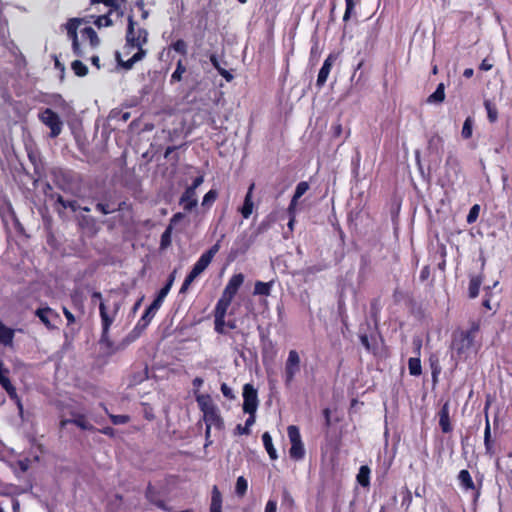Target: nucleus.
<instances>
[{
  "label": "nucleus",
  "instance_id": "864d4df0",
  "mask_svg": "<svg viewBox=\"0 0 512 512\" xmlns=\"http://www.w3.org/2000/svg\"><path fill=\"white\" fill-rule=\"evenodd\" d=\"M220 249V241H217L208 251L203 253L202 255L205 256L209 261H212L216 253Z\"/></svg>",
  "mask_w": 512,
  "mask_h": 512
},
{
  "label": "nucleus",
  "instance_id": "2f4dec72",
  "mask_svg": "<svg viewBox=\"0 0 512 512\" xmlns=\"http://www.w3.org/2000/svg\"><path fill=\"white\" fill-rule=\"evenodd\" d=\"M409 373L413 376H419L422 372L421 361L418 357H412L408 361Z\"/></svg>",
  "mask_w": 512,
  "mask_h": 512
},
{
  "label": "nucleus",
  "instance_id": "72a5a7b5",
  "mask_svg": "<svg viewBox=\"0 0 512 512\" xmlns=\"http://www.w3.org/2000/svg\"><path fill=\"white\" fill-rule=\"evenodd\" d=\"M474 120L472 117H467L463 123L461 136L464 139H469L473 133Z\"/></svg>",
  "mask_w": 512,
  "mask_h": 512
},
{
  "label": "nucleus",
  "instance_id": "7c9ffc66",
  "mask_svg": "<svg viewBox=\"0 0 512 512\" xmlns=\"http://www.w3.org/2000/svg\"><path fill=\"white\" fill-rule=\"evenodd\" d=\"M484 106L487 111V117H488L489 122H491V123L496 122L498 119V110H497L495 104H493L490 100H485Z\"/></svg>",
  "mask_w": 512,
  "mask_h": 512
},
{
  "label": "nucleus",
  "instance_id": "c85d7f7f",
  "mask_svg": "<svg viewBox=\"0 0 512 512\" xmlns=\"http://www.w3.org/2000/svg\"><path fill=\"white\" fill-rule=\"evenodd\" d=\"M210 263L211 261H209L205 256L201 255L197 262L194 264L191 271L199 276L206 270Z\"/></svg>",
  "mask_w": 512,
  "mask_h": 512
},
{
  "label": "nucleus",
  "instance_id": "f704fd0d",
  "mask_svg": "<svg viewBox=\"0 0 512 512\" xmlns=\"http://www.w3.org/2000/svg\"><path fill=\"white\" fill-rule=\"evenodd\" d=\"M186 72V67L184 66L182 60H179L176 65L175 71L171 75L170 82H179L182 80L183 74Z\"/></svg>",
  "mask_w": 512,
  "mask_h": 512
},
{
  "label": "nucleus",
  "instance_id": "4c0bfd02",
  "mask_svg": "<svg viewBox=\"0 0 512 512\" xmlns=\"http://www.w3.org/2000/svg\"><path fill=\"white\" fill-rule=\"evenodd\" d=\"M71 68L74 71V73L79 77H83V76L87 75V73H88L87 66L84 63H82L80 60L73 61L71 64Z\"/></svg>",
  "mask_w": 512,
  "mask_h": 512
},
{
  "label": "nucleus",
  "instance_id": "c756f323",
  "mask_svg": "<svg viewBox=\"0 0 512 512\" xmlns=\"http://www.w3.org/2000/svg\"><path fill=\"white\" fill-rule=\"evenodd\" d=\"M218 197V192L214 189L209 190L203 197L201 206L204 209H210Z\"/></svg>",
  "mask_w": 512,
  "mask_h": 512
},
{
  "label": "nucleus",
  "instance_id": "bb28decb",
  "mask_svg": "<svg viewBox=\"0 0 512 512\" xmlns=\"http://www.w3.org/2000/svg\"><path fill=\"white\" fill-rule=\"evenodd\" d=\"M289 454H290V457L295 460L302 459L305 455V449H304L303 442L291 444Z\"/></svg>",
  "mask_w": 512,
  "mask_h": 512
},
{
  "label": "nucleus",
  "instance_id": "79ce46f5",
  "mask_svg": "<svg viewBox=\"0 0 512 512\" xmlns=\"http://www.w3.org/2000/svg\"><path fill=\"white\" fill-rule=\"evenodd\" d=\"M214 329L217 333L219 334H225L226 331H225V326H226V322H225V316H218V315H214Z\"/></svg>",
  "mask_w": 512,
  "mask_h": 512
},
{
  "label": "nucleus",
  "instance_id": "5701e85b",
  "mask_svg": "<svg viewBox=\"0 0 512 512\" xmlns=\"http://www.w3.org/2000/svg\"><path fill=\"white\" fill-rule=\"evenodd\" d=\"M36 315L39 317L41 322L48 328L52 327L50 322V317L54 315V312L51 308H39L36 310Z\"/></svg>",
  "mask_w": 512,
  "mask_h": 512
},
{
  "label": "nucleus",
  "instance_id": "de8ad7c7",
  "mask_svg": "<svg viewBox=\"0 0 512 512\" xmlns=\"http://www.w3.org/2000/svg\"><path fill=\"white\" fill-rule=\"evenodd\" d=\"M198 276L196 274H194L192 271H190V273L186 276L181 288H180V293H185L190 285L192 284V282L197 278Z\"/></svg>",
  "mask_w": 512,
  "mask_h": 512
},
{
  "label": "nucleus",
  "instance_id": "09e8293b",
  "mask_svg": "<svg viewBox=\"0 0 512 512\" xmlns=\"http://www.w3.org/2000/svg\"><path fill=\"white\" fill-rule=\"evenodd\" d=\"M172 48H173V50H175L176 52H178V53H180L182 55H186L187 54V44L182 39H179L176 42H174L172 44Z\"/></svg>",
  "mask_w": 512,
  "mask_h": 512
},
{
  "label": "nucleus",
  "instance_id": "6e6d98bb",
  "mask_svg": "<svg viewBox=\"0 0 512 512\" xmlns=\"http://www.w3.org/2000/svg\"><path fill=\"white\" fill-rule=\"evenodd\" d=\"M165 298H166L165 296H163V295L158 293L157 297L149 305L150 310H153V311H155L157 313V311L160 309V307H161V305H162V303H163Z\"/></svg>",
  "mask_w": 512,
  "mask_h": 512
},
{
  "label": "nucleus",
  "instance_id": "393cba45",
  "mask_svg": "<svg viewBox=\"0 0 512 512\" xmlns=\"http://www.w3.org/2000/svg\"><path fill=\"white\" fill-rule=\"evenodd\" d=\"M482 283V279L479 276H472L469 282V297L476 298L479 294V289Z\"/></svg>",
  "mask_w": 512,
  "mask_h": 512
},
{
  "label": "nucleus",
  "instance_id": "f257e3e1",
  "mask_svg": "<svg viewBox=\"0 0 512 512\" xmlns=\"http://www.w3.org/2000/svg\"><path fill=\"white\" fill-rule=\"evenodd\" d=\"M479 322L473 321L468 329L458 328L451 335V358L456 364L473 359L480 350L482 343L478 339Z\"/></svg>",
  "mask_w": 512,
  "mask_h": 512
},
{
  "label": "nucleus",
  "instance_id": "7ed1b4c3",
  "mask_svg": "<svg viewBox=\"0 0 512 512\" xmlns=\"http://www.w3.org/2000/svg\"><path fill=\"white\" fill-rule=\"evenodd\" d=\"M147 40V30L144 28H138L136 30L133 17L129 16L125 49L128 50V53H130L132 49H137V51L144 50L143 46L147 43Z\"/></svg>",
  "mask_w": 512,
  "mask_h": 512
},
{
  "label": "nucleus",
  "instance_id": "58836bf2",
  "mask_svg": "<svg viewBox=\"0 0 512 512\" xmlns=\"http://www.w3.org/2000/svg\"><path fill=\"white\" fill-rule=\"evenodd\" d=\"M148 325L149 323L147 319L141 317L131 332L132 339H136L137 337H139L140 334L147 328Z\"/></svg>",
  "mask_w": 512,
  "mask_h": 512
},
{
  "label": "nucleus",
  "instance_id": "bf43d9fd",
  "mask_svg": "<svg viewBox=\"0 0 512 512\" xmlns=\"http://www.w3.org/2000/svg\"><path fill=\"white\" fill-rule=\"evenodd\" d=\"M73 422L78 427H80L81 429H84V430H89L92 428L91 424L88 421H86L83 417L76 418L75 420H73Z\"/></svg>",
  "mask_w": 512,
  "mask_h": 512
},
{
  "label": "nucleus",
  "instance_id": "ddd939ff",
  "mask_svg": "<svg viewBox=\"0 0 512 512\" xmlns=\"http://www.w3.org/2000/svg\"><path fill=\"white\" fill-rule=\"evenodd\" d=\"M244 282V275L242 273L234 274L228 281L226 287L223 290L222 295L229 298H234L238 289Z\"/></svg>",
  "mask_w": 512,
  "mask_h": 512
},
{
  "label": "nucleus",
  "instance_id": "a878e982",
  "mask_svg": "<svg viewBox=\"0 0 512 512\" xmlns=\"http://www.w3.org/2000/svg\"><path fill=\"white\" fill-rule=\"evenodd\" d=\"M484 445L486 453L489 455L493 454V445L491 441V429L488 417H486V425L484 430Z\"/></svg>",
  "mask_w": 512,
  "mask_h": 512
},
{
  "label": "nucleus",
  "instance_id": "b1692460",
  "mask_svg": "<svg viewBox=\"0 0 512 512\" xmlns=\"http://www.w3.org/2000/svg\"><path fill=\"white\" fill-rule=\"evenodd\" d=\"M439 425L444 433H448L452 429L450 425L447 405H444L440 412Z\"/></svg>",
  "mask_w": 512,
  "mask_h": 512
},
{
  "label": "nucleus",
  "instance_id": "e433bc0d",
  "mask_svg": "<svg viewBox=\"0 0 512 512\" xmlns=\"http://www.w3.org/2000/svg\"><path fill=\"white\" fill-rule=\"evenodd\" d=\"M248 489V482L243 476H239L236 481L235 492L238 496L242 497L246 494Z\"/></svg>",
  "mask_w": 512,
  "mask_h": 512
},
{
  "label": "nucleus",
  "instance_id": "412c9836",
  "mask_svg": "<svg viewBox=\"0 0 512 512\" xmlns=\"http://www.w3.org/2000/svg\"><path fill=\"white\" fill-rule=\"evenodd\" d=\"M273 284H274L273 281H269V282L256 281L253 294L268 296L271 293Z\"/></svg>",
  "mask_w": 512,
  "mask_h": 512
},
{
  "label": "nucleus",
  "instance_id": "37998d69",
  "mask_svg": "<svg viewBox=\"0 0 512 512\" xmlns=\"http://www.w3.org/2000/svg\"><path fill=\"white\" fill-rule=\"evenodd\" d=\"M79 225L82 228H87L89 230H95V219L91 216H81L79 218Z\"/></svg>",
  "mask_w": 512,
  "mask_h": 512
},
{
  "label": "nucleus",
  "instance_id": "680f3d73",
  "mask_svg": "<svg viewBox=\"0 0 512 512\" xmlns=\"http://www.w3.org/2000/svg\"><path fill=\"white\" fill-rule=\"evenodd\" d=\"M297 203L298 201L297 200H294L293 198L291 199V202L288 206V209H287V212H288V215L289 216H296V211H297Z\"/></svg>",
  "mask_w": 512,
  "mask_h": 512
},
{
  "label": "nucleus",
  "instance_id": "aec40b11",
  "mask_svg": "<svg viewBox=\"0 0 512 512\" xmlns=\"http://www.w3.org/2000/svg\"><path fill=\"white\" fill-rule=\"evenodd\" d=\"M445 99V86L439 83L436 90L427 98V102L431 104L442 103Z\"/></svg>",
  "mask_w": 512,
  "mask_h": 512
},
{
  "label": "nucleus",
  "instance_id": "c03bdc74",
  "mask_svg": "<svg viewBox=\"0 0 512 512\" xmlns=\"http://www.w3.org/2000/svg\"><path fill=\"white\" fill-rule=\"evenodd\" d=\"M172 226L169 225L161 235V247L166 248L171 244Z\"/></svg>",
  "mask_w": 512,
  "mask_h": 512
},
{
  "label": "nucleus",
  "instance_id": "052dcab7",
  "mask_svg": "<svg viewBox=\"0 0 512 512\" xmlns=\"http://www.w3.org/2000/svg\"><path fill=\"white\" fill-rule=\"evenodd\" d=\"M221 392L228 399L234 398L232 389L226 383L221 384Z\"/></svg>",
  "mask_w": 512,
  "mask_h": 512
},
{
  "label": "nucleus",
  "instance_id": "69168bd1",
  "mask_svg": "<svg viewBox=\"0 0 512 512\" xmlns=\"http://www.w3.org/2000/svg\"><path fill=\"white\" fill-rule=\"evenodd\" d=\"M203 182H204V177L202 175H200V176L196 177L193 180V183L188 187L196 190Z\"/></svg>",
  "mask_w": 512,
  "mask_h": 512
},
{
  "label": "nucleus",
  "instance_id": "a19ab883",
  "mask_svg": "<svg viewBox=\"0 0 512 512\" xmlns=\"http://www.w3.org/2000/svg\"><path fill=\"white\" fill-rule=\"evenodd\" d=\"M309 189V184L306 181L299 182L295 188L293 195L294 200H299Z\"/></svg>",
  "mask_w": 512,
  "mask_h": 512
},
{
  "label": "nucleus",
  "instance_id": "a18cd8bd",
  "mask_svg": "<svg viewBox=\"0 0 512 512\" xmlns=\"http://www.w3.org/2000/svg\"><path fill=\"white\" fill-rule=\"evenodd\" d=\"M442 138L438 135L432 136L428 142V148L431 151L438 152L439 146L442 145Z\"/></svg>",
  "mask_w": 512,
  "mask_h": 512
},
{
  "label": "nucleus",
  "instance_id": "c9c22d12",
  "mask_svg": "<svg viewBox=\"0 0 512 512\" xmlns=\"http://www.w3.org/2000/svg\"><path fill=\"white\" fill-rule=\"evenodd\" d=\"M287 433H288V437H289L291 444L302 442L301 434H300L299 428L297 426H295V425L288 426Z\"/></svg>",
  "mask_w": 512,
  "mask_h": 512
},
{
  "label": "nucleus",
  "instance_id": "3c124183",
  "mask_svg": "<svg viewBox=\"0 0 512 512\" xmlns=\"http://www.w3.org/2000/svg\"><path fill=\"white\" fill-rule=\"evenodd\" d=\"M479 211H480L479 205L475 204L474 206L471 207V209L467 215V222L469 224L474 223L476 221V219L478 218V215H479Z\"/></svg>",
  "mask_w": 512,
  "mask_h": 512
},
{
  "label": "nucleus",
  "instance_id": "ea45409f",
  "mask_svg": "<svg viewBox=\"0 0 512 512\" xmlns=\"http://www.w3.org/2000/svg\"><path fill=\"white\" fill-rule=\"evenodd\" d=\"M95 208L97 211L101 212L104 215L111 214L119 209V208H116L112 203H109V202H106V203L98 202L96 204Z\"/></svg>",
  "mask_w": 512,
  "mask_h": 512
},
{
  "label": "nucleus",
  "instance_id": "603ef678",
  "mask_svg": "<svg viewBox=\"0 0 512 512\" xmlns=\"http://www.w3.org/2000/svg\"><path fill=\"white\" fill-rule=\"evenodd\" d=\"M95 25L98 27V28H101V27H108V26H111L112 25V21L111 19L109 18L108 15H101V16H98L96 21H95Z\"/></svg>",
  "mask_w": 512,
  "mask_h": 512
},
{
  "label": "nucleus",
  "instance_id": "2eb2a0df",
  "mask_svg": "<svg viewBox=\"0 0 512 512\" xmlns=\"http://www.w3.org/2000/svg\"><path fill=\"white\" fill-rule=\"evenodd\" d=\"M146 55L145 50H140L134 53L127 61H123L120 59L119 54H117V60L121 67H123L126 70H130L134 64L140 60H142Z\"/></svg>",
  "mask_w": 512,
  "mask_h": 512
},
{
  "label": "nucleus",
  "instance_id": "f3484780",
  "mask_svg": "<svg viewBox=\"0 0 512 512\" xmlns=\"http://www.w3.org/2000/svg\"><path fill=\"white\" fill-rule=\"evenodd\" d=\"M210 512H222V495L217 486H213Z\"/></svg>",
  "mask_w": 512,
  "mask_h": 512
},
{
  "label": "nucleus",
  "instance_id": "9d476101",
  "mask_svg": "<svg viewBox=\"0 0 512 512\" xmlns=\"http://www.w3.org/2000/svg\"><path fill=\"white\" fill-rule=\"evenodd\" d=\"M79 24H80V20H78V19H71L67 23L66 28H67L68 37L72 41L73 52L77 56L82 57V56H84V52L82 51V49L80 47V44L78 42V37H77V29H78Z\"/></svg>",
  "mask_w": 512,
  "mask_h": 512
},
{
  "label": "nucleus",
  "instance_id": "4be33fe9",
  "mask_svg": "<svg viewBox=\"0 0 512 512\" xmlns=\"http://www.w3.org/2000/svg\"><path fill=\"white\" fill-rule=\"evenodd\" d=\"M262 441H263V445H264L267 453L269 454V457L272 460H276L278 458V455H277L276 449L273 446L272 437L268 432H265L262 435Z\"/></svg>",
  "mask_w": 512,
  "mask_h": 512
},
{
  "label": "nucleus",
  "instance_id": "6e6552de",
  "mask_svg": "<svg viewBox=\"0 0 512 512\" xmlns=\"http://www.w3.org/2000/svg\"><path fill=\"white\" fill-rule=\"evenodd\" d=\"M9 370L4 367V364L2 361H0V384L2 388L8 393L10 398L17 400V406L19 408L20 414H22L23 407L20 402V400L17 397V392L15 387L12 385V383L9 380L8 377Z\"/></svg>",
  "mask_w": 512,
  "mask_h": 512
},
{
  "label": "nucleus",
  "instance_id": "473e14b6",
  "mask_svg": "<svg viewBox=\"0 0 512 512\" xmlns=\"http://www.w3.org/2000/svg\"><path fill=\"white\" fill-rule=\"evenodd\" d=\"M370 469L367 466H361L357 475V481L363 487L369 485Z\"/></svg>",
  "mask_w": 512,
  "mask_h": 512
},
{
  "label": "nucleus",
  "instance_id": "5fc2aeb1",
  "mask_svg": "<svg viewBox=\"0 0 512 512\" xmlns=\"http://www.w3.org/2000/svg\"><path fill=\"white\" fill-rule=\"evenodd\" d=\"M112 423L114 425H121V424H125L129 421V416L127 415H113V414H110L109 415Z\"/></svg>",
  "mask_w": 512,
  "mask_h": 512
},
{
  "label": "nucleus",
  "instance_id": "a211bd4d",
  "mask_svg": "<svg viewBox=\"0 0 512 512\" xmlns=\"http://www.w3.org/2000/svg\"><path fill=\"white\" fill-rule=\"evenodd\" d=\"M232 300H233L232 298L221 295L220 299L218 300V302L215 306L214 315L226 316L227 310H228Z\"/></svg>",
  "mask_w": 512,
  "mask_h": 512
},
{
  "label": "nucleus",
  "instance_id": "338daca9",
  "mask_svg": "<svg viewBox=\"0 0 512 512\" xmlns=\"http://www.w3.org/2000/svg\"><path fill=\"white\" fill-rule=\"evenodd\" d=\"M210 61H211L212 65L214 66V68H215L218 72L222 69V67H221V65H220V63H219V61H218V58H217V56H216L215 54H212V55L210 56Z\"/></svg>",
  "mask_w": 512,
  "mask_h": 512
},
{
  "label": "nucleus",
  "instance_id": "6ab92c4d",
  "mask_svg": "<svg viewBox=\"0 0 512 512\" xmlns=\"http://www.w3.org/2000/svg\"><path fill=\"white\" fill-rule=\"evenodd\" d=\"M81 36L85 40H89L91 48L99 45L100 40L92 27H85L81 30Z\"/></svg>",
  "mask_w": 512,
  "mask_h": 512
},
{
  "label": "nucleus",
  "instance_id": "423d86ee",
  "mask_svg": "<svg viewBox=\"0 0 512 512\" xmlns=\"http://www.w3.org/2000/svg\"><path fill=\"white\" fill-rule=\"evenodd\" d=\"M300 372V356L296 350H290L288 353L287 360L285 362L284 369V381L287 386H289L296 374Z\"/></svg>",
  "mask_w": 512,
  "mask_h": 512
},
{
  "label": "nucleus",
  "instance_id": "9b49d317",
  "mask_svg": "<svg viewBox=\"0 0 512 512\" xmlns=\"http://www.w3.org/2000/svg\"><path fill=\"white\" fill-rule=\"evenodd\" d=\"M179 204L185 211H192L198 204L196 190L187 187L179 199Z\"/></svg>",
  "mask_w": 512,
  "mask_h": 512
},
{
  "label": "nucleus",
  "instance_id": "dca6fc26",
  "mask_svg": "<svg viewBox=\"0 0 512 512\" xmlns=\"http://www.w3.org/2000/svg\"><path fill=\"white\" fill-rule=\"evenodd\" d=\"M14 338V330L5 326L0 321V343L5 346H11Z\"/></svg>",
  "mask_w": 512,
  "mask_h": 512
},
{
  "label": "nucleus",
  "instance_id": "774afa93",
  "mask_svg": "<svg viewBox=\"0 0 512 512\" xmlns=\"http://www.w3.org/2000/svg\"><path fill=\"white\" fill-rule=\"evenodd\" d=\"M219 74L225 78L226 81L230 82L233 80V75L227 71L226 69L222 68L220 71H219Z\"/></svg>",
  "mask_w": 512,
  "mask_h": 512
},
{
  "label": "nucleus",
  "instance_id": "49530a36",
  "mask_svg": "<svg viewBox=\"0 0 512 512\" xmlns=\"http://www.w3.org/2000/svg\"><path fill=\"white\" fill-rule=\"evenodd\" d=\"M198 276L196 274H194L192 271H190V273L186 276L181 288H180V293H185L190 285L192 284V282L197 278Z\"/></svg>",
  "mask_w": 512,
  "mask_h": 512
},
{
  "label": "nucleus",
  "instance_id": "f8f14e48",
  "mask_svg": "<svg viewBox=\"0 0 512 512\" xmlns=\"http://www.w3.org/2000/svg\"><path fill=\"white\" fill-rule=\"evenodd\" d=\"M335 61H336V55H334V54H329L327 56V58L324 60V63L319 70L317 81H316V85L318 87H322L326 83L328 76L330 74V71L332 69V66L335 63Z\"/></svg>",
  "mask_w": 512,
  "mask_h": 512
},
{
  "label": "nucleus",
  "instance_id": "39448f33",
  "mask_svg": "<svg viewBox=\"0 0 512 512\" xmlns=\"http://www.w3.org/2000/svg\"><path fill=\"white\" fill-rule=\"evenodd\" d=\"M119 308L120 302H113L111 309L107 306L106 302L101 301V303H99L100 317L102 320V340L107 337L109 328L112 325Z\"/></svg>",
  "mask_w": 512,
  "mask_h": 512
},
{
  "label": "nucleus",
  "instance_id": "4d7b16f0",
  "mask_svg": "<svg viewBox=\"0 0 512 512\" xmlns=\"http://www.w3.org/2000/svg\"><path fill=\"white\" fill-rule=\"evenodd\" d=\"M345 4H346V9H345V12L343 15V20L348 21V19L351 16V13L354 10L355 3H354V0H345Z\"/></svg>",
  "mask_w": 512,
  "mask_h": 512
},
{
  "label": "nucleus",
  "instance_id": "13d9d810",
  "mask_svg": "<svg viewBox=\"0 0 512 512\" xmlns=\"http://www.w3.org/2000/svg\"><path fill=\"white\" fill-rule=\"evenodd\" d=\"M173 281H174V273H172L170 275L168 282L166 283V285L163 288L160 289L159 294L166 297L172 287Z\"/></svg>",
  "mask_w": 512,
  "mask_h": 512
},
{
  "label": "nucleus",
  "instance_id": "4468645a",
  "mask_svg": "<svg viewBox=\"0 0 512 512\" xmlns=\"http://www.w3.org/2000/svg\"><path fill=\"white\" fill-rule=\"evenodd\" d=\"M253 189H254V184L252 183L249 186L248 191L245 195L243 206L240 208V213L242 214L243 218H245V219H248L253 212V208H254V203L252 201Z\"/></svg>",
  "mask_w": 512,
  "mask_h": 512
},
{
  "label": "nucleus",
  "instance_id": "0eeeda50",
  "mask_svg": "<svg viewBox=\"0 0 512 512\" xmlns=\"http://www.w3.org/2000/svg\"><path fill=\"white\" fill-rule=\"evenodd\" d=\"M258 408L257 390L251 384L243 387V411L248 414H256Z\"/></svg>",
  "mask_w": 512,
  "mask_h": 512
},
{
  "label": "nucleus",
  "instance_id": "e2e57ef3",
  "mask_svg": "<svg viewBox=\"0 0 512 512\" xmlns=\"http://www.w3.org/2000/svg\"><path fill=\"white\" fill-rule=\"evenodd\" d=\"M265 512H277V501L270 499L266 503Z\"/></svg>",
  "mask_w": 512,
  "mask_h": 512
},
{
  "label": "nucleus",
  "instance_id": "cd10ccee",
  "mask_svg": "<svg viewBox=\"0 0 512 512\" xmlns=\"http://www.w3.org/2000/svg\"><path fill=\"white\" fill-rule=\"evenodd\" d=\"M56 202L62 206L64 209H70L73 212H76L81 208L76 200H66L61 195H57Z\"/></svg>",
  "mask_w": 512,
  "mask_h": 512
},
{
  "label": "nucleus",
  "instance_id": "0e129e2a",
  "mask_svg": "<svg viewBox=\"0 0 512 512\" xmlns=\"http://www.w3.org/2000/svg\"><path fill=\"white\" fill-rule=\"evenodd\" d=\"M155 315H156V312L153 310H150V308L148 307L145 310L144 314L142 315V318L147 319L148 323H150Z\"/></svg>",
  "mask_w": 512,
  "mask_h": 512
},
{
  "label": "nucleus",
  "instance_id": "1a4fd4ad",
  "mask_svg": "<svg viewBox=\"0 0 512 512\" xmlns=\"http://www.w3.org/2000/svg\"><path fill=\"white\" fill-rule=\"evenodd\" d=\"M457 479H458L460 487L464 491H468V490L473 491V502L476 503L480 497V489L476 488V486L472 480V477L470 475V472L466 469L461 470L458 474Z\"/></svg>",
  "mask_w": 512,
  "mask_h": 512
},
{
  "label": "nucleus",
  "instance_id": "20e7f679",
  "mask_svg": "<svg viewBox=\"0 0 512 512\" xmlns=\"http://www.w3.org/2000/svg\"><path fill=\"white\" fill-rule=\"evenodd\" d=\"M40 121L50 128V137L56 138L62 132L63 122L61 121L58 114H56L52 109L46 108L41 113H39Z\"/></svg>",
  "mask_w": 512,
  "mask_h": 512
},
{
  "label": "nucleus",
  "instance_id": "8fccbe9b",
  "mask_svg": "<svg viewBox=\"0 0 512 512\" xmlns=\"http://www.w3.org/2000/svg\"><path fill=\"white\" fill-rule=\"evenodd\" d=\"M360 342L368 352H373V353L375 352V349H376L375 344L370 341V339L367 335H365V334L361 335Z\"/></svg>",
  "mask_w": 512,
  "mask_h": 512
},
{
  "label": "nucleus",
  "instance_id": "f03ea898",
  "mask_svg": "<svg viewBox=\"0 0 512 512\" xmlns=\"http://www.w3.org/2000/svg\"><path fill=\"white\" fill-rule=\"evenodd\" d=\"M196 401L203 413V419L206 426H212L218 430L223 429V419L221 418L219 409L214 404L211 396L208 394H197Z\"/></svg>",
  "mask_w": 512,
  "mask_h": 512
}]
</instances>
